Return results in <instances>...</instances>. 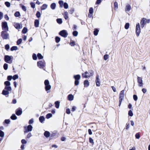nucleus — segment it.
I'll return each instance as SVG.
<instances>
[{
	"instance_id": "obj_1",
	"label": "nucleus",
	"mask_w": 150,
	"mask_h": 150,
	"mask_svg": "<svg viewBox=\"0 0 150 150\" xmlns=\"http://www.w3.org/2000/svg\"><path fill=\"white\" fill-rule=\"evenodd\" d=\"M94 74L93 70H90L88 71H86L84 73L82 74V76L83 78H87L91 76H92Z\"/></svg>"
},
{
	"instance_id": "obj_2",
	"label": "nucleus",
	"mask_w": 150,
	"mask_h": 150,
	"mask_svg": "<svg viewBox=\"0 0 150 150\" xmlns=\"http://www.w3.org/2000/svg\"><path fill=\"white\" fill-rule=\"evenodd\" d=\"M13 57L12 56L5 55L4 57V61L8 63L11 64L12 63Z\"/></svg>"
},
{
	"instance_id": "obj_3",
	"label": "nucleus",
	"mask_w": 150,
	"mask_h": 150,
	"mask_svg": "<svg viewBox=\"0 0 150 150\" xmlns=\"http://www.w3.org/2000/svg\"><path fill=\"white\" fill-rule=\"evenodd\" d=\"M7 30H3L1 33V35L3 40H7L9 38V34L7 33Z\"/></svg>"
},
{
	"instance_id": "obj_4",
	"label": "nucleus",
	"mask_w": 150,
	"mask_h": 150,
	"mask_svg": "<svg viewBox=\"0 0 150 150\" xmlns=\"http://www.w3.org/2000/svg\"><path fill=\"white\" fill-rule=\"evenodd\" d=\"M1 26L3 30H8V27L7 23L6 21L2 22L1 23Z\"/></svg>"
},
{
	"instance_id": "obj_5",
	"label": "nucleus",
	"mask_w": 150,
	"mask_h": 150,
	"mask_svg": "<svg viewBox=\"0 0 150 150\" xmlns=\"http://www.w3.org/2000/svg\"><path fill=\"white\" fill-rule=\"evenodd\" d=\"M44 83L45 85V89L46 91H47L48 93L49 92L48 91L50 90L51 88V86L48 80H46L45 81Z\"/></svg>"
},
{
	"instance_id": "obj_6",
	"label": "nucleus",
	"mask_w": 150,
	"mask_h": 150,
	"mask_svg": "<svg viewBox=\"0 0 150 150\" xmlns=\"http://www.w3.org/2000/svg\"><path fill=\"white\" fill-rule=\"evenodd\" d=\"M124 90H122L120 93L119 94V106H120L121 104L122 101L124 97Z\"/></svg>"
},
{
	"instance_id": "obj_7",
	"label": "nucleus",
	"mask_w": 150,
	"mask_h": 150,
	"mask_svg": "<svg viewBox=\"0 0 150 150\" xmlns=\"http://www.w3.org/2000/svg\"><path fill=\"white\" fill-rule=\"evenodd\" d=\"M75 80V84L76 85H78L79 84V80L81 78V76L80 75H74V76Z\"/></svg>"
},
{
	"instance_id": "obj_8",
	"label": "nucleus",
	"mask_w": 150,
	"mask_h": 150,
	"mask_svg": "<svg viewBox=\"0 0 150 150\" xmlns=\"http://www.w3.org/2000/svg\"><path fill=\"white\" fill-rule=\"evenodd\" d=\"M4 84L5 86V88H8L9 90H11L12 89L11 86V83L10 82L8 81H6L4 82Z\"/></svg>"
},
{
	"instance_id": "obj_9",
	"label": "nucleus",
	"mask_w": 150,
	"mask_h": 150,
	"mask_svg": "<svg viewBox=\"0 0 150 150\" xmlns=\"http://www.w3.org/2000/svg\"><path fill=\"white\" fill-rule=\"evenodd\" d=\"M141 29L139 23L137 24L136 26V32L137 36H138L139 35L140 33Z\"/></svg>"
},
{
	"instance_id": "obj_10",
	"label": "nucleus",
	"mask_w": 150,
	"mask_h": 150,
	"mask_svg": "<svg viewBox=\"0 0 150 150\" xmlns=\"http://www.w3.org/2000/svg\"><path fill=\"white\" fill-rule=\"evenodd\" d=\"M59 34L60 35L64 38H66L67 37L68 35V33L67 31L65 30H63L61 31L59 33Z\"/></svg>"
},
{
	"instance_id": "obj_11",
	"label": "nucleus",
	"mask_w": 150,
	"mask_h": 150,
	"mask_svg": "<svg viewBox=\"0 0 150 150\" xmlns=\"http://www.w3.org/2000/svg\"><path fill=\"white\" fill-rule=\"evenodd\" d=\"M11 91V90H9L8 88H6V89H5L4 88L2 91V94L3 95L6 96L8 95L9 93V91Z\"/></svg>"
},
{
	"instance_id": "obj_12",
	"label": "nucleus",
	"mask_w": 150,
	"mask_h": 150,
	"mask_svg": "<svg viewBox=\"0 0 150 150\" xmlns=\"http://www.w3.org/2000/svg\"><path fill=\"white\" fill-rule=\"evenodd\" d=\"M38 66L40 68H44L45 65V64L42 61H40L38 62Z\"/></svg>"
},
{
	"instance_id": "obj_13",
	"label": "nucleus",
	"mask_w": 150,
	"mask_h": 150,
	"mask_svg": "<svg viewBox=\"0 0 150 150\" xmlns=\"http://www.w3.org/2000/svg\"><path fill=\"white\" fill-rule=\"evenodd\" d=\"M137 82L139 84V86L141 87L143 86V81L142 78L138 76L137 78Z\"/></svg>"
},
{
	"instance_id": "obj_14",
	"label": "nucleus",
	"mask_w": 150,
	"mask_h": 150,
	"mask_svg": "<svg viewBox=\"0 0 150 150\" xmlns=\"http://www.w3.org/2000/svg\"><path fill=\"white\" fill-rule=\"evenodd\" d=\"M21 142L22 144L21 146V148L22 149H24V144H26L27 143V141L25 139H23L21 141Z\"/></svg>"
},
{
	"instance_id": "obj_15",
	"label": "nucleus",
	"mask_w": 150,
	"mask_h": 150,
	"mask_svg": "<svg viewBox=\"0 0 150 150\" xmlns=\"http://www.w3.org/2000/svg\"><path fill=\"white\" fill-rule=\"evenodd\" d=\"M33 129V127L31 125H28L27 127V129H26L25 131H24V133H27L28 132L31 131Z\"/></svg>"
},
{
	"instance_id": "obj_16",
	"label": "nucleus",
	"mask_w": 150,
	"mask_h": 150,
	"mask_svg": "<svg viewBox=\"0 0 150 150\" xmlns=\"http://www.w3.org/2000/svg\"><path fill=\"white\" fill-rule=\"evenodd\" d=\"M146 23V18H143L140 22V24L141 27L142 28H143L144 25H145Z\"/></svg>"
},
{
	"instance_id": "obj_17",
	"label": "nucleus",
	"mask_w": 150,
	"mask_h": 150,
	"mask_svg": "<svg viewBox=\"0 0 150 150\" xmlns=\"http://www.w3.org/2000/svg\"><path fill=\"white\" fill-rule=\"evenodd\" d=\"M96 84L97 86H100V79L99 78L98 76H96Z\"/></svg>"
},
{
	"instance_id": "obj_18",
	"label": "nucleus",
	"mask_w": 150,
	"mask_h": 150,
	"mask_svg": "<svg viewBox=\"0 0 150 150\" xmlns=\"http://www.w3.org/2000/svg\"><path fill=\"white\" fill-rule=\"evenodd\" d=\"M10 118L12 120H15L17 119V117L15 114L13 113L10 117Z\"/></svg>"
},
{
	"instance_id": "obj_19",
	"label": "nucleus",
	"mask_w": 150,
	"mask_h": 150,
	"mask_svg": "<svg viewBox=\"0 0 150 150\" xmlns=\"http://www.w3.org/2000/svg\"><path fill=\"white\" fill-rule=\"evenodd\" d=\"M11 122V120L9 119H5L3 122L4 125L9 124Z\"/></svg>"
},
{
	"instance_id": "obj_20",
	"label": "nucleus",
	"mask_w": 150,
	"mask_h": 150,
	"mask_svg": "<svg viewBox=\"0 0 150 150\" xmlns=\"http://www.w3.org/2000/svg\"><path fill=\"white\" fill-rule=\"evenodd\" d=\"M39 24V21L38 20L36 19L34 21V25L36 27H38Z\"/></svg>"
},
{
	"instance_id": "obj_21",
	"label": "nucleus",
	"mask_w": 150,
	"mask_h": 150,
	"mask_svg": "<svg viewBox=\"0 0 150 150\" xmlns=\"http://www.w3.org/2000/svg\"><path fill=\"white\" fill-rule=\"evenodd\" d=\"M13 25L19 31V23L14 22Z\"/></svg>"
},
{
	"instance_id": "obj_22",
	"label": "nucleus",
	"mask_w": 150,
	"mask_h": 150,
	"mask_svg": "<svg viewBox=\"0 0 150 150\" xmlns=\"http://www.w3.org/2000/svg\"><path fill=\"white\" fill-rule=\"evenodd\" d=\"M18 47L17 46H12L10 49V50L11 51H13L14 50H16L18 49Z\"/></svg>"
},
{
	"instance_id": "obj_23",
	"label": "nucleus",
	"mask_w": 150,
	"mask_h": 150,
	"mask_svg": "<svg viewBox=\"0 0 150 150\" xmlns=\"http://www.w3.org/2000/svg\"><path fill=\"white\" fill-rule=\"evenodd\" d=\"M56 7V4L55 3H52L50 5V8L52 10L55 9Z\"/></svg>"
},
{
	"instance_id": "obj_24",
	"label": "nucleus",
	"mask_w": 150,
	"mask_h": 150,
	"mask_svg": "<svg viewBox=\"0 0 150 150\" xmlns=\"http://www.w3.org/2000/svg\"><path fill=\"white\" fill-rule=\"evenodd\" d=\"M84 84L85 87H87L89 86V83L88 80H86L84 81Z\"/></svg>"
},
{
	"instance_id": "obj_25",
	"label": "nucleus",
	"mask_w": 150,
	"mask_h": 150,
	"mask_svg": "<svg viewBox=\"0 0 150 150\" xmlns=\"http://www.w3.org/2000/svg\"><path fill=\"white\" fill-rule=\"evenodd\" d=\"M50 134L49 132L47 131L45 132L44 133V136L47 138L49 137V136H50Z\"/></svg>"
},
{
	"instance_id": "obj_26",
	"label": "nucleus",
	"mask_w": 150,
	"mask_h": 150,
	"mask_svg": "<svg viewBox=\"0 0 150 150\" xmlns=\"http://www.w3.org/2000/svg\"><path fill=\"white\" fill-rule=\"evenodd\" d=\"M68 99L70 101L74 99V96L71 94H69L68 96Z\"/></svg>"
},
{
	"instance_id": "obj_27",
	"label": "nucleus",
	"mask_w": 150,
	"mask_h": 150,
	"mask_svg": "<svg viewBox=\"0 0 150 150\" xmlns=\"http://www.w3.org/2000/svg\"><path fill=\"white\" fill-rule=\"evenodd\" d=\"M4 47L6 50L8 51L10 49V45L8 44H6L5 45Z\"/></svg>"
},
{
	"instance_id": "obj_28",
	"label": "nucleus",
	"mask_w": 150,
	"mask_h": 150,
	"mask_svg": "<svg viewBox=\"0 0 150 150\" xmlns=\"http://www.w3.org/2000/svg\"><path fill=\"white\" fill-rule=\"evenodd\" d=\"M47 7V5L46 4H43L41 7L42 10L45 9Z\"/></svg>"
},
{
	"instance_id": "obj_29",
	"label": "nucleus",
	"mask_w": 150,
	"mask_h": 150,
	"mask_svg": "<svg viewBox=\"0 0 150 150\" xmlns=\"http://www.w3.org/2000/svg\"><path fill=\"white\" fill-rule=\"evenodd\" d=\"M4 4L8 8L10 7L11 6L10 3L8 1H6L5 2Z\"/></svg>"
},
{
	"instance_id": "obj_30",
	"label": "nucleus",
	"mask_w": 150,
	"mask_h": 150,
	"mask_svg": "<svg viewBox=\"0 0 150 150\" xmlns=\"http://www.w3.org/2000/svg\"><path fill=\"white\" fill-rule=\"evenodd\" d=\"M131 9V7L129 5H127L126 7V11H129Z\"/></svg>"
},
{
	"instance_id": "obj_31",
	"label": "nucleus",
	"mask_w": 150,
	"mask_h": 150,
	"mask_svg": "<svg viewBox=\"0 0 150 150\" xmlns=\"http://www.w3.org/2000/svg\"><path fill=\"white\" fill-rule=\"evenodd\" d=\"M114 8L115 10L117 9L118 8V5L117 3L116 2H115L114 3Z\"/></svg>"
},
{
	"instance_id": "obj_32",
	"label": "nucleus",
	"mask_w": 150,
	"mask_h": 150,
	"mask_svg": "<svg viewBox=\"0 0 150 150\" xmlns=\"http://www.w3.org/2000/svg\"><path fill=\"white\" fill-rule=\"evenodd\" d=\"M8 64H7L5 63L3 65V68L5 70H6L8 69Z\"/></svg>"
},
{
	"instance_id": "obj_33",
	"label": "nucleus",
	"mask_w": 150,
	"mask_h": 150,
	"mask_svg": "<svg viewBox=\"0 0 150 150\" xmlns=\"http://www.w3.org/2000/svg\"><path fill=\"white\" fill-rule=\"evenodd\" d=\"M45 119V118L43 116H40L39 118V120L40 122L41 123H42L44 121Z\"/></svg>"
},
{
	"instance_id": "obj_34",
	"label": "nucleus",
	"mask_w": 150,
	"mask_h": 150,
	"mask_svg": "<svg viewBox=\"0 0 150 150\" xmlns=\"http://www.w3.org/2000/svg\"><path fill=\"white\" fill-rule=\"evenodd\" d=\"M55 107L57 108H58L59 106V102L58 101H56L55 102Z\"/></svg>"
},
{
	"instance_id": "obj_35",
	"label": "nucleus",
	"mask_w": 150,
	"mask_h": 150,
	"mask_svg": "<svg viewBox=\"0 0 150 150\" xmlns=\"http://www.w3.org/2000/svg\"><path fill=\"white\" fill-rule=\"evenodd\" d=\"M4 133L2 130H0V137H4Z\"/></svg>"
},
{
	"instance_id": "obj_36",
	"label": "nucleus",
	"mask_w": 150,
	"mask_h": 150,
	"mask_svg": "<svg viewBox=\"0 0 150 150\" xmlns=\"http://www.w3.org/2000/svg\"><path fill=\"white\" fill-rule=\"evenodd\" d=\"M13 79V76L12 75H8L7 77V81H10Z\"/></svg>"
},
{
	"instance_id": "obj_37",
	"label": "nucleus",
	"mask_w": 150,
	"mask_h": 150,
	"mask_svg": "<svg viewBox=\"0 0 150 150\" xmlns=\"http://www.w3.org/2000/svg\"><path fill=\"white\" fill-rule=\"evenodd\" d=\"M18 74H15L13 76V79L14 80H15L17 79L18 78Z\"/></svg>"
},
{
	"instance_id": "obj_38",
	"label": "nucleus",
	"mask_w": 150,
	"mask_h": 150,
	"mask_svg": "<svg viewBox=\"0 0 150 150\" xmlns=\"http://www.w3.org/2000/svg\"><path fill=\"white\" fill-rule=\"evenodd\" d=\"M64 18L65 19H67L68 18V13L67 12H64Z\"/></svg>"
},
{
	"instance_id": "obj_39",
	"label": "nucleus",
	"mask_w": 150,
	"mask_h": 150,
	"mask_svg": "<svg viewBox=\"0 0 150 150\" xmlns=\"http://www.w3.org/2000/svg\"><path fill=\"white\" fill-rule=\"evenodd\" d=\"M57 22L59 24H61L62 22V20L61 18H58L57 19Z\"/></svg>"
},
{
	"instance_id": "obj_40",
	"label": "nucleus",
	"mask_w": 150,
	"mask_h": 150,
	"mask_svg": "<svg viewBox=\"0 0 150 150\" xmlns=\"http://www.w3.org/2000/svg\"><path fill=\"white\" fill-rule=\"evenodd\" d=\"M27 29L25 27L23 28L22 31V32L23 33L25 34L27 32Z\"/></svg>"
},
{
	"instance_id": "obj_41",
	"label": "nucleus",
	"mask_w": 150,
	"mask_h": 150,
	"mask_svg": "<svg viewBox=\"0 0 150 150\" xmlns=\"http://www.w3.org/2000/svg\"><path fill=\"white\" fill-rule=\"evenodd\" d=\"M129 23H127L125 24V28L126 29H127L129 28Z\"/></svg>"
},
{
	"instance_id": "obj_42",
	"label": "nucleus",
	"mask_w": 150,
	"mask_h": 150,
	"mask_svg": "<svg viewBox=\"0 0 150 150\" xmlns=\"http://www.w3.org/2000/svg\"><path fill=\"white\" fill-rule=\"evenodd\" d=\"M37 57L39 59H41L43 58V57L40 53H38V54Z\"/></svg>"
},
{
	"instance_id": "obj_43",
	"label": "nucleus",
	"mask_w": 150,
	"mask_h": 150,
	"mask_svg": "<svg viewBox=\"0 0 150 150\" xmlns=\"http://www.w3.org/2000/svg\"><path fill=\"white\" fill-rule=\"evenodd\" d=\"M52 116V114L51 113H48L46 115V118L47 119H49L50 117H51Z\"/></svg>"
},
{
	"instance_id": "obj_44",
	"label": "nucleus",
	"mask_w": 150,
	"mask_h": 150,
	"mask_svg": "<svg viewBox=\"0 0 150 150\" xmlns=\"http://www.w3.org/2000/svg\"><path fill=\"white\" fill-rule=\"evenodd\" d=\"M128 115L132 117L133 115V113L131 110H129L128 112Z\"/></svg>"
},
{
	"instance_id": "obj_45",
	"label": "nucleus",
	"mask_w": 150,
	"mask_h": 150,
	"mask_svg": "<svg viewBox=\"0 0 150 150\" xmlns=\"http://www.w3.org/2000/svg\"><path fill=\"white\" fill-rule=\"evenodd\" d=\"M99 31L98 29H95L94 31V34L95 35H97L98 34V33Z\"/></svg>"
},
{
	"instance_id": "obj_46",
	"label": "nucleus",
	"mask_w": 150,
	"mask_h": 150,
	"mask_svg": "<svg viewBox=\"0 0 150 150\" xmlns=\"http://www.w3.org/2000/svg\"><path fill=\"white\" fill-rule=\"evenodd\" d=\"M73 35L74 36H76L78 35V32L76 31H74L73 32Z\"/></svg>"
},
{
	"instance_id": "obj_47",
	"label": "nucleus",
	"mask_w": 150,
	"mask_h": 150,
	"mask_svg": "<svg viewBox=\"0 0 150 150\" xmlns=\"http://www.w3.org/2000/svg\"><path fill=\"white\" fill-rule=\"evenodd\" d=\"M36 16L38 18H40L41 16L40 13L39 11H37L36 14Z\"/></svg>"
},
{
	"instance_id": "obj_48",
	"label": "nucleus",
	"mask_w": 150,
	"mask_h": 150,
	"mask_svg": "<svg viewBox=\"0 0 150 150\" xmlns=\"http://www.w3.org/2000/svg\"><path fill=\"white\" fill-rule=\"evenodd\" d=\"M60 38L59 37H56L55 40H56V42L57 43L59 42L60 41Z\"/></svg>"
},
{
	"instance_id": "obj_49",
	"label": "nucleus",
	"mask_w": 150,
	"mask_h": 150,
	"mask_svg": "<svg viewBox=\"0 0 150 150\" xmlns=\"http://www.w3.org/2000/svg\"><path fill=\"white\" fill-rule=\"evenodd\" d=\"M4 17L5 19L7 21L9 19V18L7 14H6L4 15Z\"/></svg>"
},
{
	"instance_id": "obj_50",
	"label": "nucleus",
	"mask_w": 150,
	"mask_h": 150,
	"mask_svg": "<svg viewBox=\"0 0 150 150\" xmlns=\"http://www.w3.org/2000/svg\"><path fill=\"white\" fill-rule=\"evenodd\" d=\"M64 6L65 8L67 9L68 7V5L66 3H64Z\"/></svg>"
},
{
	"instance_id": "obj_51",
	"label": "nucleus",
	"mask_w": 150,
	"mask_h": 150,
	"mask_svg": "<svg viewBox=\"0 0 150 150\" xmlns=\"http://www.w3.org/2000/svg\"><path fill=\"white\" fill-rule=\"evenodd\" d=\"M14 15L16 17H19V11H16L14 14Z\"/></svg>"
},
{
	"instance_id": "obj_52",
	"label": "nucleus",
	"mask_w": 150,
	"mask_h": 150,
	"mask_svg": "<svg viewBox=\"0 0 150 150\" xmlns=\"http://www.w3.org/2000/svg\"><path fill=\"white\" fill-rule=\"evenodd\" d=\"M109 58V56L108 54H105L104 56V59L105 60H107Z\"/></svg>"
},
{
	"instance_id": "obj_53",
	"label": "nucleus",
	"mask_w": 150,
	"mask_h": 150,
	"mask_svg": "<svg viewBox=\"0 0 150 150\" xmlns=\"http://www.w3.org/2000/svg\"><path fill=\"white\" fill-rule=\"evenodd\" d=\"M89 13L90 14H93V8L91 7L89 10Z\"/></svg>"
},
{
	"instance_id": "obj_54",
	"label": "nucleus",
	"mask_w": 150,
	"mask_h": 150,
	"mask_svg": "<svg viewBox=\"0 0 150 150\" xmlns=\"http://www.w3.org/2000/svg\"><path fill=\"white\" fill-rule=\"evenodd\" d=\"M59 3L60 5V6L62 7L64 4V2L62 1H60L59 2Z\"/></svg>"
},
{
	"instance_id": "obj_55",
	"label": "nucleus",
	"mask_w": 150,
	"mask_h": 150,
	"mask_svg": "<svg viewBox=\"0 0 150 150\" xmlns=\"http://www.w3.org/2000/svg\"><path fill=\"white\" fill-rule=\"evenodd\" d=\"M89 141L90 143H92L93 144H94V142L93 139L91 137L89 138Z\"/></svg>"
},
{
	"instance_id": "obj_56",
	"label": "nucleus",
	"mask_w": 150,
	"mask_h": 150,
	"mask_svg": "<svg viewBox=\"0 0 150 150\" xmlns=\"http://www.w3.org/2000/svg\"><path fill=\"white\" fill-rule=\"evenodd\" d=\"M33 58L34 60H36L37 59L36 55L35 54H33Z\"/></svg>"
},
{
	"instance_id": "obj_57",
	"label": "nucleus",
	"mask_w": 150,
	"mask_h": 150,
	"mask_svg": "<svg viewBox=\"0 0 150 150\" xmlns=\"http://www.w3.org/2000/svg\"><path fill=\"white\" fill-rule=\"evenodd\" d=\"M129 128V123H127L126 124V126L125 129L126 130H128Z\"/></svg>"
},
{
	"instance_id": "obj_58",
	"label": "nucleus",
	"mask_w": 150,
	"mask_h": 150,
	"mask_svg": "<svg viewBox=\"0 0 150 150\" xmlns=\"http://www.w3.org/2000/svg\"><path fill=\"white\" fill-rule=\"evenodd\" d=\"M133 98L134 100L136 101L137 100L138 97L136 95H134L133 96Z\"/></svg>"
},
{
	"instance_id": "obj_59",
	"label": "nucleus",
	"mask_w": 150,
	"mask_h": 150,
	"mask_svg": "<svg viewBox=\"0 0 150 150\" xmlns=\"http://www.w3.org/2000/svg\"><path fill=\"white\" fill-rule=\"evenodd\" d=\"M16 114L18 116H19V108H17L15 111Z\"/></svg>"
},
{
	"instance_id": "obj_60",
	"label": "nucleus",
	"mask_w": 150,
	"mask_h": 150,
	"mask_svg": "<svg viewBox=\"0 0 150 150\" xmlns=\"http://www.w3.org/2000/svg\"><path fill=\"white\" fill-rule=\"evenodd\" d=\"M3 16V13L0 11V20H1Z\"/></svg>"
},
{
	"instance_id": "obj_61",
	"label": "nucleus",
	"mask_w": 150,
	"mask_h": 150,
	"mask_svg": "<svg viewBox=\"0 0 150 150\" xmlns=\"http://www.w3.org/2000/svg\"><path fill=\"white\" fill-rule=\"evenodd\" d=\"M21 8H22V9L25 11L26 10V7L24 6H23V5H21Z\"/></svg>"
},
{
	"instance_id": "obj_62",
	"label": "nucleus",
	"mask_w": 150,
	"mask_h": 150,
	"mask_svg": "<svg viewBox=\"0 0 150 150\" xmlns=\"http://www.w3.org/2000/svg\"><path fill=\"white\" fill-rule=\"evenodd\" d=\"M17 103L16 100L15 99H13L12 101V103L13 104H15Z\"/></svg>"
},
{
	"instance_id": "obj_63",
	"label": "nucleus",
	"mask_w": 150,
	"mask_h": 150,
	"mask_svg": "<svg viewBox=\"0 0 150 150\" xmlns=\"http://www.w3.org/2000/svg\"><path fill=\"white\" fill-rule=\"evenodd\" d=\"M102 1V0H97L96 4H98L101 2Z\"/></svg>"
},
{
	"instance_id": "obj_64",
	"label": "nucleus",
	"mask_w": 150,
	"mask_h": 150,
	"mask_svg": "<svg viewBox=\"0 0 150 150\" xmlns=\"http://www.w3.org/2000/svg\"><path fill=\"white\" fill-rule=\"evenodd\" d=\"M32 136V134L31 133H29L27 135V138H29L30 137H31Z\"/></svg>"
}]
</instances>
